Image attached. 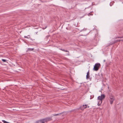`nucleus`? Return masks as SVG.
<instances>
[{
    "mask_svg": "<svg viewBox=\"0 0 123 123\" xmlns=\"http://www.w3.org/2000/svg\"><path fill=\"white\" fill-rule=\"evenodd\" d=\"M100 66V65L99 63H96L94 66L93 68V70L94 71H98Z\"/></svg>",
    "mask_w": 123,
    "mask_h": 123,
    "instance_id": "f257e3e1",
    "label": "nucleus"
},
{
    "mask_svg": "<svg viewBox=\"0 0 123 123\" xmlns=\"http://www.w3.org/2000/svg\"><path fill=\"white\" fill-rule=\"evenodd\" d=\"M109 98V101L110 102V103L111 104H112L113 103L115 99V97L113 96L110 95Z\"/></svg>",
    "mask_w": 123,
    "mask_h": 123,
    "instance_id": "f03ea898",
    "label": "nucleus"
},
{
    "mask_svg": "<svg viewBox=\"0 0 123 123\" xmlns=\"http://www.w3.org/2000/svg\"><path fill=\"white\" fill-rule=\"evenodd\" d=\"M87 105H83L82 106H80L79 108V109L83 111L84 109L86 108L87 107Z\"/></svg>",
    "mask_w": 123,
    "mask_h": 123,
    "instance_id": "7ed1b4c3",
    "label": "nucleus"
},
{
    "mask_svg": "<svg viewBox=\"0 0 123 123\" xmlns=\"http://www.w3.org/2000/svg\"><path fill=\"white\" fill-rule=\"evenodd\" d=\"M44 122H47L48 121H51L52 120V119L51 117H48L44 118Z\"/></svg>",
    "mask_w": 123,
    "mask_h": 123,
    "instance_id": "20e7f679",
    "label": "nucleus"
},
{
    "mask_svg": "<svg viewBox=\"0 0 123 123\" xmlns=\"http://www.w3.org/2000/svg\"><path fill=\"white\" fill-rule=\"evenodd\" d=\"M89 71L87 73L86 76V79H88L89 77Z\"/></svg>",
    "mask_w": 123,
    "mask_h": 123,
    "instance_id": "39448f33",
    "label": "nucleus"
},
{
    "mask_svg": "<svg viewBox=\"0 0 123 123\" xmlns=\"http://www.w3.org/2000/svg\"><path fill=\"white\" fill-rule=\"evenodd\" d=\"M98 99L99 100H100V101L101 102V103H102V100H103L101 98V97L100 96H99L98 97Z\"/></svg>",
    "mask_w": 123,
    "mask_h": 123,
    "instance_id": "423d86ee",
    "label": "nucleus"
},
{
    "mask_svg": "<svg viewBox=\"0 0 123 123\" xmlns=\"http://www.w3.org/2000/svg\"><path fill=\"white\" fill-rule=\"evenodd\" d=\"M123 41V40H117L115 41L112 44H114L116 43L117 42H118L119 41Z\"/></svg>",
    "mask_w": 123,
    "mask_h": 123,
    "instance_id": "0eeeda50",
    "label": "nucleus"
},
{
    "mask_svg": "<svg viewBox=\"0 0 123 123\" xmlns=\"http://www.w3.org/2000/svg\"><path fill=\"white\" fill-rule=\"evenodd\" d=\"M41 123H44V119H42L39 120Z\"/></svg>",
    "mask_w": 123,
    "mask_h": 123,
    "instance_id": "6e6552de",
    "label": "nucleus"
},
{
    "mask_svg": "<svg viewBox=\"0 0 123 123\" xmlns=\"http://www.w3.org/2000/svg\"><path fill=\"white\" fill-rule=\"evenodd\" d=\"M34 49V48H28V49L26 51V52L32 51Z\"/></svg>",
    "mask_w": 123,
    "mask_h": 123,
    "instance_id": "1a4fd4ad",
    "label": "nucleus"
},
{
    "mask_svg": "<svg viewBox=\"0 0 123 123\" xmlns=\"http://www.w3.org/2000/svg\"><path fill=\"white\" fill-rule=\"evenodd\" d=\"M101 97L102 99H104L105 98V95L104 94H102L101 95V96H100Z\"/></svg>",
    "mask_w": 123,
    "mask_h": 123,
    "instance_id": "9d476101",
    "label": "nucleus"
},
{
    "mask_svg": "<svg viewBox=\"0 0 123 123\" xmlns=\"http://www.w3.org/2000/svg\"><path fill=\"white\" fill-rule=\"evenodd\" d=\"M60 49L61 50L65 51V52H69V51H68L67 50H65L64 49Z\"/></svg>",
    "mask_w": 123,
    "mask_h": 123,
    "instance_id": "9b49d317",
    "label": "nucleus"
},
{
    "mask_svg": "<svg viewBox=\"0 0 123 123\" xmlns=\"http://www.w3.org/2000/svg\"><path fill=\"white\" fill-rule=\"evenodd\" d=\"M24 37L25 38H30V35H28L27 36H25Z\"/></svg>",
    "mask_w": 123,
    "mask_h": 123,
    "instance_id": "f8f14e48",
    "label": "nucleus"
},
{
    "mask_svg": "<svg viewBox=\"0 0 123 123\" xmlns=\"http://www.w3.org/2000/svg\"><path fill=\"white\" fill-rule=\"evenodd\" d=\"M63 113V112H62V113H59V114H55L54 115H53L54 116H58V115H60L62 114Z\"/></svg>",
    "mask_w": 123,
    "mask_h": 123,
    "instance_id": "ddd939ff",
    "label": "nucleus"
},
{
    "mask_svg": "<svg viewBox=\"0 0 123 123\" xmlns=\"http://www.w3.org/2000/svg\"><path fill=\"white\" fill-rule=\"evenodd\" d=\"M93 12H91L90 13H89L88 14V16H90V15H93V14H92V13H93Z\"/></svg>",
    "mask_w": 123,
    "mask_h": 123,
    "instance_id": "4468645a",
    "label": "nucleus"
},
{
    "mask_svg": "<svg viewBox=\"0 0 123 123\" xmlns=\"http://www.w3.org/2000/svg\"><path fill=\"white\" fill-rule=\"evenodd\" d=\"M101 103V102L100 101L99 102H98V106H99L100 105V104Z\"/></svg>",
    "mask_w": 123,
    "mask_h": 123,
    "instance_id": "2eb2a0df",
    "label": "nucleus"
},
{
    "mask_svg": "<svg viewBox=\"0 0 123 123\" xmlns=\"http://www.w3.org/2000/svg\"><path fill=\"white\" fill-rule=\"evenodd\" d=\"M36 123H41L39 120L36 121Z\"/></svg>",
    "mask_w": 123,
    "mask_h": 123,
    "instance_id": "dca6fc26",
    "label": "nucleus"
},
{
    "mask_svg": "<svg viewBox=\"0 0 123 123\" xmlns=\"http://www.w3.org/2000/svg\"><path fill=\"white\" fill-rule=\"evenodd\" d=\"M2 121L4 123H7V122L5 121L4 120H2Z\"/></svg>",
    "mask_w": 123,
    "mask_h": 123,
    "instance_id": "f3484780",
    "label": "nucleus"
},
{
    "mask_svg": "<svg viewBox=\"0 0 123 123\" xmlns=\"http://www.w3.org/2000/svg\"><path fill=\"white\" fill-rule=\"evenodd\" d=\"M2 60L4 62H6V60L3 59H2Z\"/></svg>",
    "mask_w": 123,
    "mask_h": 123,
    "instance_id": "a211bd4d",
    "label": "nucleus"
},
{
    "mask_svg": "<svg viewBox=\"0 0 123 123\" xmlns=\"http://www.w3.org/2000/svg\"><path fill=\"white\" fill-rule=\"evenodd\" d=\"M122 38L121 37H116L115 38Z\"/></svg>",
    "mask_w": 123,
    "mask_h": 123,
    "instance_id": "6ab92c4d",
    "label": "nucleus"
},
{
    "mask_svg": "<svg viewBox=\"0 0 123 123\" xmlns=\"http://www.w3.org/2000/svg\"><path fill=\"white\" fill-rule=\"evenodd\" d=\"M121 37L122 38H123V37Z\"/></svg>",
    "mask_w": 123,
    "mask_h": 123,
    "instance_id": "aec40b11",
    "label": "nucleus"
},
{
    "mask_svg": "<svg viewBox=\"0 0 123 123\" xmlns=\"http://www.w3.org/2000/svg\"><path fill=\"white\" fill-rule=\"evenodd\" d=\"M87 107H88V108H89V106H88Z\"/></svg>",
    "mask_w": 123,
    "mask_h": 123,
    "instance_id": "412c9836",
    "label": "nucleus"
}]
</instances>
